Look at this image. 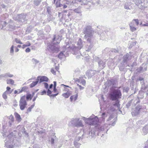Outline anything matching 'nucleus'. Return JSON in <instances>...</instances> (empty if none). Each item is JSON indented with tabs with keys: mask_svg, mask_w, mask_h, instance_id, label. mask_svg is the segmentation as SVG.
Here are the masks:
<instances>
[{
	"mask_svg": "<svg viewBox=\"0 0 148 148\" xmlns=\"http://www.w3.org/2000/svg\"><path fill=\"white\" fill-rule=\"evenodd\" d=\"M30 45V44L29 42H27L25 44L23 45V48H24L26 47L29 46Z\"/></svg>",
	"mask_w": 148,
	"mask_h": 148,
	"instance_id": "e433bc0d",
	"label": "nucleus"
},
{
	"mask_svg": "<svg viewBox=\"0 0 148 148\" xmlns=\"http://www.w3.org/2000/svg\"><path fill=\"white\" fill-rule=\"evenodd\" d=\"M74 11L75 12L77 13H81V11L80 9L79 8H77V9H75L74 10Z\"/></svg>",
	"mask_w": 148,
	"mask_h": 148,
	"instance_id": "79ce46f5",
	"label": "nucleus"
},
{
	"mask_svg": "<svg viewBox=\"0 0 148 148\" xmlns=\"http://www.w3.org/2000/svg\"><path fill=\"white\" fill-rule=\"evenodd\" d=\"M87 42L88 43H89V44H87V45L85 46V49L86 51H89L91 50V48L92 47V45L94 42L91 43L89 42Z\"/></svg>",
	"mask_w": 148,
	"mask_h": 148,
	"instance_id": "4468645a",
	"label": "nucleus"
},
{
	"mask_svg": "<svg viewBox=\"0 0 148 148\" xmlns=\"http://www.w3.org/2000/svg\"><path fill=\"white\" fill-rule=\"evenodd\" d=\"M129 26L130 30L132 32H134L136 30V29L134 25V22L133 21H132L129 24Z\"/></svg>",
	"mask_w": 148,
	"mask_h": 148,
	"instance_id": "2eb2a0df",
	"label": "nucleus"
},
{
	"mask_svg": "<svg viewBox=\"0 0 148 148\" xmlns=\"http://www.w3.org/2000/svg\"><path fill=\"white\" fill-rule=\"evenodd\" d=\"M18 20L19 21H25L26 16L24 14H21L17 17Z\"/></svg>",
	"mask_w": 148,
	"mask_h": 148,
	"instance_id": "ddd939ff",
	"label": "nucleus"
},
{
	"mask_svg": "<svg viewBox=\"0 0 148 148\" xmlns=\"http://www.w3.org/2000/svg\"><path fill=\"white\" fill-rule=\"evenodd\" d=\"M74 144L76 148H79V146L81 145L80 143L75 141L74 142Z\"/></svg>",
	"mask_w": 148,
	"mask_h": 148,
	"instance_id": "473e14b6",
	"label": "nucleus"
},
{
	"mask_svg": "<svg viewBox=\"0 0 148 148\" xmlns=\"http://www.w3.org/2000/svg\"><path fill=\"white\" fill-rule=\"evenodd\" d=\"M68 44H66L65 46H63L64 49H66L67 48H70L71 49H73V50H78L81 49L83 47L82 44V40L81 38H79L77 42V45L78 46L77 47H74L73 48L72 47H71V46L69 44L68 42Z\"/></svg>",
	"mask_w": 148,
	"mask_h": 148,
	"instance_id": "7ed1b4c3",
	"label": "nucleus"
},
{
	"mask_svg": "<svg viewBox=\"0 0 148 148\" xmlns=\"http://www.w3.org/2000/svg\"><path fill=\"white\" fill-rule=\"evenodd\" d=\"M116 120L114 119H113V121L112 124H109L110 125L112 126H114L115 124Z\"/></svg>",
	"mask_w": 148,
	"mask_h": 148,
	"instance_id": "864d4df0",
	"label": "nucleus"
},
{
	"mask_svg": "<svg viewBox=\"0 0 148 148\" xmlns=\"http://www.w3.org/2000/svg\"><path fill=\"white\" fill-rule=\"evenodd\" d=\"M87 119L88 121L87 123H89L90 125H94L97 124L99 121V119L97 116L94 118L92 117L88 118Z\"/></svg>",
	"mask_w": 148,
	"mask_h": 148,
	"instance_id": "0eeeda50",
	"label": "nucleus"
},
{
	"mask_svg": "<svg viewBox=\"0 0 148 148\" xmlns=\"http://www.w3.org/2000/svg\"><path fill=\"white\" fill-rule=\"evenodd\" d=\"M47 48L52 53H57L59 51L58 48L50 43L48 44Z\"/></svg>",
	"mask_w": 148,
	"mask_h": 148,
	"instance_id": "6e6552de",
	"label": "nucleus"
},
{
	"mask_svg": "<svg viewBox=\"0 0 148 148\" xmlns=\"http://www.w3.org/2000/svg\"><path fill=\"white\" fill-rule=\"evenodd\" d=\"M131 5V3L130 2H127L125 3L124 5V8L127 10H130V6Z\"/></svg>",
	"mask_w": 148,
	"mask_h": 148,
	"instance_id": "5701e85b",
	"label": "nucleus"
},
{
	"mask_svg": "<svg viewBox=\"0 0 148 148\" xmlns=\"http://www.w3.org/2000/svg\"><path fill=\"white\" fill-rule=\"evenodd\" d=\"M11 88L9 87H7L6 88L7 90L6 91H7L8 92V93H9L10 92H9V90H10Z\"/></svg>",
	"mask_w": 148,
	"mask_h": 148,
	"instance_id": "0e129e2a",
	"label": "nucleus"
},
{
	"mask_svg": "<svg viewBox=\"0 0 148 148\" xmlns=\"http://www.w3.org/2000/svg\"><path fill=\"white\" fill-rule=\"evenodd\" d=\"M110 51L112 52H114V53H116L118 52V51L117 50L115 49H112L110 50Z\"/></svg>",
	"mask_w": 148,
	"mask_h": 148,
	"instance_id": "09e8293b",
	"label": "nucleus"
},
{
	"mask_svg": "<svg viewBox=\"0 0 148 148\" xmlns=\"http://www.w3.org/2000/svg\"><path fill=\"white\" fill-rule=\"evenodd\" d=\"M11 20H10V22L9 23H8L7 24H8V25L6 27V29H8V30H9L10 29H13L14 28V26L13 25L11 24Z\"/></svg>",
	"mask_w": 148,
	"mask_h": 148,
	"instance_id": "b1692460",
	"label": "nucleus"
},
{
	"mask_svg": "<svg viewBox=\"0 0 148 148\" xmlns=\"http://www.w3.org/2000/svg\"><path fill=\"white\" fill-rule=\"evenodd\" d=\"M114 118V116L113 115H111L108 118L107 120V121H109Z\"/></svg>",
	"mask_w": 148,
	"mask_h": 148,
	"instance_id": "8fccbe9b",
	"label": "nucleus"
},
{
	"mask_svg": "<svg viewBox=\"0 0 148 148\" xmlns=\"http://www.w3.org/2000/svg\"><path fill=\"white\" fill-rule=\"evenodd\" d=\"M39 76L36 79V81L35 82H33L29 85L30 88H33V87L35 86L38 84L39 81Z\"/></svg>",
	"mask_w": 148,
	"mask_h": 148,
	"instance_id": "a211bd4d",
	"label": "nucleus"
},
{
	"mask_svg": "<svg viewBox=\"0 0 148 148\" xmlns=\"http://www.w3.org/2000/svg\"><path fill=\"white\" fill-rule=\"evenodd\" d=\"M65 52V50L63 49L62 51L58 55V58L61 59L64 57L65 56V55L64 54L63 52Z\"/></svg>",
	"mask_w": 148,
	"mask_h": 148,
	"instance_id": "393cba45",
	"label": "nucleus"
},
{
	"mask_svg": "<svg viewBox=\"0 0 148 148\" xmlns=\"http://www.w3.org/2000/svg\"><path fill=\"white\" fill-rule=\"evenodd\" d=\"M61 40V37L58 35H54L52 40V43L53 45L59 44Z\"/></svg>",
	"mask_w": 148,
	"mask_h": 148,
	"instance_id": "1a4fd4ad",
	"label": "nucleus"
},
{
	"mask_svg": "<svg viewBox=\"0 0 148 148\" xmlns=\"http://www.w3.org/2000/svg\"><path fill=\"white\" fill-rule=\"evenodd\" d=\"M14 121H9L8 122V126L9 127H11L13 123H14Z\"/></svg>",
	"mask_w": 148,
	"mask_h": 148,
	"instance_id": "de8ad7c7",
	"label": "nucleus"
},
{
	"mask_svg": "<svg viewBox=\"0 0 148 148\" xmlns=\"http://www.w3.org/2000/svg\"><path fill=\"white\" fill-rule=\"evenodd\" d=\"M142 106L140 105H138L136 108V114H137L139 112L140 109H141Z\"/></svg>",
	"mask_w": 148,
	"mask_h": 148,
	"instance_id": "a878e982",
	"label": "nucleus"
},
{
	"mask_svg": "<svg viewBox=\"0 0 148 148\" xmlns=\"http://www.w3.org/2000/svg\"><path fill=\"white\" fill-rule=\"evenodd\" d=\"M114 118V116L113 115H111L108 118L107 120V121H109Z\"/></svg>",
	"mask_w": 148,
	"mask_h": 148,
	"instance_id": "3c124183",
	"label": "nucleus"
},
{
	"mask_svg": "<svg viewBox=\"0 0 148 148\" xmlns=\"http://www.w3.org/2000/svg\"><path fill=\"white\" fill-rule=\"evenodd\" d=\"M51 144H53L54 143V140L53 138H51Z\"/></svg>",
	"mask_w": 148,
	"mask_h": 148,
	"instance_id": "338daca9",
	"label": "nucleus"
},
{
	"mask_svg": "<svg viewBox=\"0 0 148 148\" xmlns=\"http://www.w3.org/2000/svg\"><path fill=\"white\" fill-rule=\"evenodd\" d=\"M143 134L145 135L148 133V124L145 125L143 128Z\"/></svg>",
	"mask_w": 148,
	"mask_h": 148,
	"instance_id": "6ab92c4d",
	"label": "nucleus"
},
{
	"mask_svg": "<svg viewBox=\"0 0 148 148\" xmlns=\"http://www.w3.org/2000/svg\"><path fill=\"white\" fill-rule=\"evenodd\" d=\"M32 61L35 64H36L39 62V61L38 60L34 58L32 59Z\"/></svg>",
	"mask_w": 148,
	"mask_h": 148,
	"instance_id": "ea45409f",
	"label": "nucleus"
},
{
	"mask_svg": "<svg viewBox=\"0 0 148 148\" xmlns=\"http://www.w3.org/2000/svg\"><path fill=\"white\" fill-rule=\"evenodd\" d=\"M70 95V94L69 92H67L66 93L62 94V96L66 98H68Z\"/></svg>",
	"mask_w": 148,
	"mask_h": 148,
	"instance_id": "7c9ffc66",
	"label": "nucleus"
},
{
	"mask_svg": "<svg viewBox=\"0 0 148 148\" xmlns=\"http://www.w3.org/2000/svg\"><path fill=\"white\" fill-rule=\"evenodd\" d=\"M108 84H110V85H114V82L113 80H111L110 81H109Z\"/></svg>",
	"mask_w": 148,
	"mask_h": 148,
	"instance_id": "49530a36",
	"label": "nucleus"
},
{
	"mask_svg": "<svg viewBox=\"0 0 148 148\" xmlns=\"http://www.w3.org/2000/svg\"><path fill=\"white\" fill-rule=\"evenodd\" d=\"M14 115L16 121L18 122L21 121V119L20 115L16 112L15 113Z\"/></svg>",
	"mask_w": 148,
	"mask_h": 148,
	"instance_id": "4be33fe9",
	"label": "nucleus"
},
{
	"mask_svg": "<svg viewBox=\"0 0 148 148\" xmlns=\"http://www.w3.org/2000/svg\"><path fill=\"white\" fill-rule=\"evenodd\" d=\"M0 76L1 77H8V73L1 75H0Z\"/></svg>",
	"mask_w": 148,
	"mask_h": 148,
	"instance_id": "a19ab883",
	"label": "nucleus"
},
{
	"mask_svg": "<svg viewBox=\"0 0 148 148\" xmlns=\"http://www.w3.org/2000/svg\"><path fill=\"white\" fill-rule=\"evenodd\" d=\"M134 22V24L135 23L136 25H138L139 24V21L138 19H135L134 20V21H133Z\"/></svg>",
	"mask_w": 148,
	"mask_h": 148,
	"instance_id": "a18cd8bd",
	"label": "nucleus"
},
{
	"mask_svg": "<svg viewBox=\"0 0 148 148\" xmlns=\"http://www.w3.org/2000/svg\"><path fill=\"white\" fill-rule=\"evenodd\" d=\"M144 0H136L135 3L140 9L142 10L147 8V6Z\"/></svg>",
	"mask_w": 148,
	"mask_h": 148,
	"instance_id": "39448f33",
	"label": "nucleus"
},
{
	"mask_svg": "<svg viewBox=\"0 0 148 148\" xmlns=\"http://www.w3.org/2000/svg\"><path fill=\"white\" fill-rule=\"evenodd\" d=\"M98 64H99V67L100 69H103L105 67V62L103 61L100 60L98 61Z\"/></svg>",
	"mask_w": 148,
	"mask_h": 148,
	"instance_id": "f8f14e48",
	"label": "nucleus"
},
{
	"mask_svg": "<svg viewBox=\"0 0 148 148\" xmlns=\"http://www.w3.org/2000/svg\"><path fill=\"white\" fill-rule=\"evenodd\" d=\"M7 25L6 22L5 21L0 20V29H2Z\"/></svg>",
	"mask_w": 148,
	"mask_h": 148,
	"instance_id": "dca6fc26",
	"label": "nucleus"
},
{
	"mask_svg": "<svg viewBox=\"0 0 148 148\" xmlns=\"http://www.w3.org/2000/svg\"><path fill=\"white\" fill-rule=\"evenodd\" d=\"M122 94L120 90L119 89H112L109 94L110 99L112 101H116L113 102V105L119 109L120 105L119 99L121 98Z\"/></svg>",
	"mask_w": 148,
	"mask_h": 148,
	"instance_id": "f257e3e1",
	"label": "nucleus"
},
{
	"mask_svg": "<svg viewBox=\"0 0 148 148\" xmlns=\"http://www.w3.org/2000/svg\"><path fill=\"white\" fill-rule=\"evenodd\" d=\"M81 83L83 85H84L86 84V81L84 79H83L81 82Z\"/></svg>",
	"mask_w": 148,
	"mask_h": 148,
	"instance_id": "bf43d9fd",
	"label": "nucleus"
},
{
	"mask_svg": "<svg viewBox=\"0 0 148 148\" xmlns=\"http://www.w3.org/2000/svg\"><path fill=\"white\" fill-rule=\"evenodd\" d=\"M7 117L9 119V121H14V117L12 115H11L10 116H8Z\"/></svg>",
	"mask_w": 148,
	"mask_h": 148,
	"instance_id": "4c0bfd02",
	"label": "nucleus"
},
{
	"mask_svg": "<svg viewBox=\"0 0 148 148\" xmlns=\"http://www.w3.org/2000/svg\"><path fill=\"white\" fill-rule=\"evenodd\" d=\"M12 92V91H11L9 93H8V92L7 91H5L3 94V98L4 99H6L7 98V95L8 94H10L11 92Z\"/></svg>",
	"mask_w": 148,
	"mask_h": 148,
	"instance_id": "cd10ccee",
	"label": "nucleus"
},
{
	"mask_svg": "<svg viewBox=\"0 0 148 148\" xmlns=\"http://www.w3.org/2000/svg\"><path fill=\"white\" fill-rule=\"evenodd\" d=\"M30 49L29 47L27 48L25 50V52L27 53H28L30 52Z\"/></svg>",
	"mask_w": 148,
	"mask_h": 148,
	"instance_id": "4d7b16f0",
	"label": "nucleus"
},
{
	"mask_svg": "<svg viewBox=\"0 0 148 148\" xmlns=\"http://www.w3.org/2000/svg\"><path fill=\"white\" fill-rule=\"evenodd\" d=\"M131 59V56L128 53H127L123 57V64L125 63H126L127 61Z\"/></svg>",
	"mask_w": 148,
	"mask_h": 148,
	"instance_id": "9b49d317",
	"label": "nucleus"
},
{
	"mask_svg": "<svg viewBox=\"0 0 148 148\" xmlns=\"http://www.w3.org/2000/svg\"><path fill=\"white\" fill-rule=\"evenodd\" d=\"M47 95L50 96V95L51 93V91L49 89H48L47 92Z\"/></svg>",
	"mask_w": 148,
	"mask_h": 148,
	"instance_id": "603ef678",
	"label": "nucleus"
},
{
	"mask_svg": "<svg viewBox=\"0 0 148 148\" xmlns=\"http://www.w3.org/2000/svg\"><path fill=\"white\" fill-rule=\"evenodd\" d=\"M32 109H31L30 107L28 108L27 110V112H30L31 111Z\"/></svg>",
	"mask_w": 148,
	"mask_h": 148,
	"instance_id": "774afa93",
	"label": "nucleus"
},
{
	"mask_svg": "<svg viewBox=\"0 0 148 148\" xmlns=\"http://www.w3.org/2000/svg\"><path fill=\"white\" fill-rule=\"evenodd\" d=\"M46 91L44 90H43L42 92H41V95H44V94H46Z\"/></svg>",
	"mask_w": 148,
	"mask_h": 148,
	"instance_id": "052dcab7",
	"label": "nucleus"
},
{
	"mask_svg": "<svg viewBox=\"0 0 148 148\" xmlns=\"http://www.w3.org/2000/svg\"><path fill=\"white\" fill-rule=\"evenodd\" d=\"M107 116V114L105 112L103 113L101 115V117L100 119V120L102 121H104L105 118Z\"/></svg>",
	"mask_w": 148,
	"mask_h": 148,
	"instance_id": "412c9836",
	"label": "nucleus"
},
{
	"mask_svg": "<svg viewBox=\"0 0 148 148\" xmlns=\"http://www.w3.org/2000/svg\"><path fill=\"white\" fill-rule=\"evenodd\" d=\"M97 73L96 71L95 70H88L86 73V75L88 78H91Z\"/></svg>",
	"mask_w": 148,
	"mask_h": 148,
	"instance_id": "9d476101",
	"label": "nucleus"
},
{
	"mask_svg": "<svg viewBox=\"0 0 148 148\" xmlns=\"http://www.w3.org/2000/svg\"><path fill=\"white\" fill-rule=\"evenodd\" d=\"M79 2H82V4L84 5H86L88 3V2H89V1H87V2L85 0H78Z\"/></svg>",
	"mask_w": 148,
	"mask_h": 148,
	"instance_id": "f704fd0d",
	"label": "nucleus"
},
{
	"mask_svg": "<svg viewBox=\"0 0 148 148\" xmlns=\"http://www.w3.org/2000/svg\"><path fill=\"white\" fill-rule=\"evenodd\" d=\"M51 72L54 75H56V72L53 69H52L51 70Z\"/></svg>",
	"mask_w": 148,
	"mask_h": 148,
	"instance_id": "680f3d73",
	"label": "nucleus"
},
{
	"mask_svg": "<svg viewBox=\"0 0 148 148\" xmlns=\"http://www.w3.org/2000/svg\"><path fill=\"white\" fill-rule=\"evenodd\" d=\"M144 79V78L143 77H139L138 79V80H139L140 81H143Z\"/></svg>",
	"mask_w": 148,
	"mask_h": 148,
	"instance_id": "69168bd1",
	"label": "nucleus"
},
{
	"mask_svg": "<svg viewBox=\"0 0 148 148\" xmlns=\"http://www.w3.org/2000/svg\"><path fill=\"white\" fill-rule=\"evenodd\" d=\"M44 84L45 87L46 89H47L48 88V84L47 83H44Z\"/></svg>",
	"mask_w": 148,
	"mask_h": 148,
	"instance_id": "5fc2aeb1",
	"label": "nucleus"
},
{
	"mask_svg": "<svg viewBox=\"0 0 148 148\" xmlns=\"http://www.w3.org/2000/svg\"><path fill=\"white\" fill-rule=\"evenodd\" d=\"M27 89V87H26L25 86V87H23L22 88L21 90L20 91V92L18 93L21 92L23 91H25Z\"/></svg>",
	"mask_w": 148,
	"mask_h": 148,
	"instance_id": "c03bdc74",
	"label": "nucleus"
},
{
	"mask_svg": "<svg viewBox=\"0 0 148 148\" xmlns=\"http://www.w3.org/2000/svg\"><path fill=\"white\" fill-rule=\"evenodd\" d=\"M83 33L85 34L84 37L86 39L87 42L91 43L95 42V40L93 37L94 31L91 26L88 25L84 28Z\"/></svg>",
	"mask_w": 148,
	"mask_h": 148,
	"instance_id": "f03ea898",
	"label": "nucleus"
},
{
	"mask_svg": "<svg viewBox=\"0 0 148 148\" xmlns=\"http://www.w3.org/2000/svg\"><path fill=\"white\" fill-rule=\"evenodd\" d=\"M27 105V102L25 100V95L22 96L19 101V106L20 109L23 110L25 109Z\"/></svg>",
	"mask_w": 148,
	"mask_h": 148,
	"instance_id": "20e7f679",
	"label": "nucleus"
},
{
	"mask_svg": "<svg viewBox=\"0 0 148 148\" xmlns=\"http://www.w3.org/2000/svg\"><path fill=\"white\" fill-rule=\"evenodd\" d=\"M41 1V0H34V4L36 5H39Z\"/></svg>",
	"mask_w": 148,
	"mask_h": 148,
	"instance_id": "2f4dec72",
	"label": "nucleus"
},
{
	"mask_svg": "<svg viewBox=\"0 0 148 148\" xmlns=\"http://www.w3.org/2000/svg\"><path fill=\"white\" fill-rule=\"evenodd\" d=\"M13 103L14 104V107H16L17 106V104H16L17 102L16 100H14Z\"/></svg>",
	"mask_w": 148,
	"mask_h": 148,
	"instance_id": "6e6d98bb",
	"label": "nucleus"
},
{
	"mask_svg": "<svg viewBox=\"0 0 148 148\" xmlns=\"http://www.w3.org/2000/svg\"><path fill=\"white\" fill-rule=\"evenodd\" d=\"M77 97V95H74L71 96L70 97V99L71 101H72L73 99H74L75 101L76 100Z\"/></svg>",
	"mask_w": 148,
	"mask_h": 148,
	"instance_id": "c756f323",
	"label": "nucleus"
},
{
	"mask_svg": "<svg viewBox=\"0 0 148 148\" xmlns=\"http://www.w3.org/2000/svg\"><path fill=\"white\" fill-rule=\"evenodd\" d=\"M39 80H40L39 83H40L43 82H47L48 80V78L46 76H39Z\"/></svg>",
	"mask_w": 148,
	"mask_h": 148,
	"instance_id": "f3484780",
	"label": "nucleus"
},
{
	"mask_svg": "<svg viewBox=\"0 0 148 148\" xmlns=\"http://www.w3.org/2000/svg\"><path fill=\"white\" fill-rule=\"evenodd\" d=\"M14 46L13 45H12V46L10 48V53H12V54H13L14 53Z\"/></svg>",
	"mask_w": 148,
	"mask_h": 148,
	"instance_id": "37998d69",
	"label": "nucleus"
},
{
	"mask_svg": "<svg viewBox=\"0 0 148 148\" xmlns=\"http://www.w3.org/2000/svg\"><path fill=\"white\" fill-rule=\"evenodd\" d=\"M57 7H61L62 5L61 4L60 2V0H58L56 3Z\"/></svg>",
	"mask_w": 148,
	"mask_h": 148,
	"instance_id": "72a5a7b5",
	"label": "nucleus"
},
{
	"mask_svg": "<svg viewBox=\"0 0 148 148\" xmlns=\"http://www.w3.org/2000/svg\"><path fill=\"white\" fill-rule=\"evenodd\" d=\"M107 126L106 125H104L103 126H102L100 127L99 130L101 131H104L105 130H107Z\"/></svg>",
	"mask_w": 148,
	"mask_h": 148,
	"instance_id": "bb28decb",
	"label": "nucleus"
},
{
	"mask_svg": "<svg viewBox=\"0 0 148 148\" xmlns=\"http://www.w3.org/2000/svg\"><path fill=\"white\" fill-rule=\"evenodd\" d=\"M96 129L95 127L92 129L91 131L89 133V134H90V136L92 137H94L95 136V130Z\"/></svg>",
	"mask_w": 148,
	"mask_h": 148,
	"instance_id": "aec40b11",
	"label": "nucleus"
},
{
	"mask_svg": "<svg viewBox=\"0 0 148 148\" xmlns=\"http://www.w3.org/2000/svg\"><path fill=\"white\" fill-rule=\"evenodd\" d=\"M32 95L31 94H29L27 95L26 99L27 100H28L29 99L31 100L32 99Z\"/></svg>",
	"mask_w": 148,
	"mask_h": 148,
	"instance_id": "c9c22d12",
	"label": "nucleus"
},
{
	"mask_svg": "<svg viewBox=\"0 0 148 148\" xmlns=\"http://www.w3.org/2000/svg\"><path fill=\"white\" fill-rule=\"evenodd\" d=\"M15 41L17 43L19 44H23V43L20 40L18 39L17 38H15Z\"/></svg>",
	"mask_w": 148,
	"mask_h": 148,
	"instance_id": "58836bf2",
	"label": "nucleus"
},
{
	"mask_svg": "<svg viewBox=\"0 0 148 148\" xmlns=\"http://www.w3.org/2000/svg\"><path fill=\"white\" fill-rule=\"evenodd\" d=\"M142 26H148V23H146L144 24H142Z\"/></svg>",
	"mask_w": 148,
	"mask_h": 148,
	"instance_id": "e2e57ef3",
	"label": "nucleus"
},
{
	"mask_svg": "<svg viewBox=\"0 0 148 148\" xmlns=\"http://www.w3.org/2000/svg\"><path fill=\"white\" fill-rule=\"evenodd\" d=\"M71 123L75 126L77 127H82L83 126L82 123V121L79 120V119L75 118L71 120Z\"/></svg>",
	"mask_w": 148,
	"mask_h": 148,
	"instance_id": "423d86ee",
	"label": "nucleus"
},
{
	"mask_svg": "<svg viewBox=\"0 0 148 148\" xmlns=\"http://www.w3.org/2000/svg\"><path fill=\"white\" fill-rule=\"evenodd\" d=\"M144 148H148V139L145 143Z\"/></svg>",
	"mask_w": 148,
	"mask_h": 148,
	"instance_id": "13d9d810",
	"label": "nucleus"
},
{
	"mask_svg": "<svg viewBox=\"0 0 148 148\" xmlns=\"http://www.w3.org/2000/svg\"><path fill=\"white\" fill-rule=\"evenodd\" d=\"M14 81L12 79H10L7 80V83L8 84L13 85L14 83Z\"/></svg>",
	"mask_w": 148,
	"mask_h": 148,
	"instance_id": "c85d7f7f",
	"label": "nucleus"
}]
</instances>
